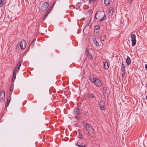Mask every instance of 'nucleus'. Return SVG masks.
I'll use <instances>...</instances> for the list:
<instances>
[{
    "instance_id": "f257e3e1",
    "label": "nucleus",
    "mask_w": 147,
    "mask_h": 147,
    "mask_svg": "<svg viewBox=\"0 0 147 147\" xmlns=\"http://www.w3.org/2000/svg\"><path fill=\"white\" fill-rule=\"evenodd\" d=\"M96 18L101 21L104 20L105 18V14L103 12H99L96 13Z\"/></svg>"
},
{
    "instance_id": "f03ea898",
    "label": "nucleus",
    "mask_w": 147,
    "mask_h": 147,
    "mask_svg": "<svg viewBox=\"0 0 147 147\" xmlns=\"http://www.w3.org/2000/svg\"><path fill=\"white\" fill-rule=\"evenodd\" d=\"M83 124L84 127H86V128L88 131L89 134H91L92 132L93 131V130L92 128L90 125L84 122H83Z\"/></svg>"
},
{
    "instance_id": "7ed1b4c3",
    "label": "nucleus",
    "mask_w": 147,
    "mask_h": 147,
    "mask_svg": "<svg viewBox=\"0 0 147 147\" xmlns=\"http://www.w3.org/2000/svg\"><path fill=\"white\" fill-rule=\"evenodd\" d=\"M131 41L132 42V46H134L136 43V35L134 34H133L131 36Z\"/></svg>"
},
{
    "instance_id": "20e7f679",
    "label": "nucleus",
    "mask_w": 147,
    "mask_h": 147,
    "mask_svg": "<svg viewBox=\"0 0 147 147\" xmlns=\"http://www.w3.org/2000/svg\"><path fill=\"white\" fill-rule=\"evenodd\" d=\"M26 45V41L24 40H23L21 41V42L20 44L19 45L20 47L22 49H24L25 48Z\"/></svg>"
},
{
    "instance_id": "39448f33",
    "label": "nucleus",
    "mask_w": 147,
    "mask_h": 147,
    "mask_svg": "<svg viewBox=\"0 0 147 147\" xmlns=\"http://www.w3.org/2000/svg\"><path fill=\"white\" fill-rule=\"evenodd\" d=\"M5 93L3 90H1L0 92V101H3L5 98Z\"/></svg>"
},
{
    "instance_id": "423d86ee",
    "label": "nucleus",
    "mask_w": 147,
    "mask_h": 147,
    "mask_svg": "<svg viewBox=\"0 0 147 147\" xmlns=\"http://www.w3.org/2000/svg\"><path fill=\"white\" fill-rule=\"evenodd\" d=\"M49 3L47 2L44 3L42 5L41 7V9L42 11L45 10L49 6Z\"/></svg>"
},
{
    "instance_id": "0eeeda50",
    "label": "nucleus",
    "mask_w": 147,
    "mask_h": 147,
    "mask_svg": "<svg viewBox=\"0 0 147 147\" xmlns=\"http://www.w3.org/2000/svg\"><path fill=\"white\" fill-rule=\"evenodd\" d=\"M113 12V9L112 7H110L108 9V16L109 17H111Z\"/></svg>"
},
{
    "instance_id": "6e6552de",
    "label": "nucleus",
    "mask_w": 147,
    "mask_h": 147,
    "mask_svg": "<svg viewBox=\"0 0 147 147\" xmlns=\"http://www.w3.org/2000/svg\"><path fill=\"white\" fill-rule=\"evenodd\" d=\"M105 102L103 100H101L100 102V106L102 110H104L105 109Z\"/></svg>"
},
{
    "instance_id": "1a4fd4ad",
    "label": "nucleus",
    "mask_w": 147,
    "mask_h": 147,
    "mask_svg": "<svg viewBox=\"0 0 147 147\" xmlns=\"http://www.w3.org/2000/svg\"><path fill=\"white\" fill-rule=\"evenodd\" d=\"M21 63H22L21 61H20L18 63L17 65L15 67V69L14 71L18 72L19 70V68H20V66L21 65Z\"/></svg>"
},
{
    "instance_id": "9d476101",
    "label": "nucleus",
    "mask_w": 147,
    "mask_h": 147,
    "mask_svg": "<svg viewBox=\"0 0 147 147\" xmlns=\"http://www.w3.org/2000/svg\"><path fill=\"white\" fill-rule=\"evenodd\" d=\"M101 84V83L100 81L98 79L96 80L95 85L97 86H100Z\"/></svg>"
},
{
    "instance_id": "9b49d317",
    "label": "nucleus",
    "mask_w": 147,
    "mask_h": 147,
    "mask_svg": "<svg viewBox=\"0 0 147 147\" xmlns=\"http://www.w3.org/2000/svg\"><path fill=\"white\" fill-rule=\"evenodd\" d=\"M86 53L87 55V57L90 59H92V55L89 53L88 50H87L86 52Z\"/></svg>"
},
{
    "instance_id": "f8f14e48",
    "label": "nucleus",
    "mask_w": 147,
    "mask_h": 147,
    "mask_svg": "<svg viewBox=\"0 0 147 147\" xmlns=\"http://www.w3.org/2000/svg\"><path fill=\"white\" fill-rule=\"evenodd\" d=\"M126 62L127 63V65H129L130 64L131 62V59L129 57H128L126 59Z\"/></svg>"
},
{
    "instance_id": "ddd939ff",
    "label": "nucleus",
    "mask_w": 147,
    "mask_h": 147,
    "mask_svg": "<svg viewBox=\"0 0 147 147\" xmlns=\"http://www.w3.org/2000/svg\"><path fill=\"white\" fill-rule=\"evenodd\" d=\"M96 78H95L94 76L92 75H91L90 76L89 78V80L91 81L92 82L94 81V80H95Z\"/></svg>"
},
{
    "instance_id": "4468645a",
    "label": "nucleus",
    "mask_w": 147,
    "mask_h": 147,
    "mask_svg": "<svg viewBox=\"0 0 147 147\" xmlns=\"http://www.w3.org/2000/svg\"><path fill=\"white\" fill-rule=\"evenodd\" d=\"M17 72V71H13V76L12 78V81H13V80L14 81V80H15V79L16 78V74Z\"/></svg>"
},
{
    "instance_id": "2eb2a0df",
    "label": "nucleus",
    "mask_w": 147,
    "mask_h": 147,
    "mask_svg": "<svg viewBox=\"0 0 147 147\" xmlns=\"http://www.w3.org/2000/svg\"><path fill=\"white\" fill-rule=\"evenodd\" d=\"M104 3L106 5H108L110 4L111 0H104Z\"/></svg>"
},
{
    "instance_id": "dca6fc26",
    "label": "nucleus",
    "mask_w": 147,
    "mask_h": 147,
    "mask_svg": "<svg viewBox=\"0 0 147 147\" xmlns=\"http://www.w3.org/2000/svg\"><path fill=\"white\" fill-rule=\"evenodd\" d=\"M104 67L106 69H107L109 67L108 64V63L107 62H105L104 63Z\"/></svg>"
},
{
    "instance_id": "f3484780",
    "label": "nucleus",
    "mask_w": 147,
    "mask_h": 147,
    "mask_svg": "<svg viewBox=\"0 0 147 147\" xmlns=\"http://www.w3.org/2000/svg\"><path fill=\"white\" fill-rule=\"evenodd\" d=\"M74 113L76 114H78L80 113L79 109L76 108L74 110Z\"/></svg>"
},
{
    "instance_id": "a211bd4d",
    "label": "nucleus",
    "mask_w": 147,
    "mask_h": 147,
    "mask_svg": "<svg viewBox=\"0 0 147 147\" xmlns=\"http://www.w3.org/2000/svg\"><path fill=\"white\" fill-rule=\"evenodd\" d=\"M99 30V26H97V25L96 26L94 27V31H96V32H98Z\"/></svg>"
},
{
    "instance_id": "6ab92c4d",
    "label": "nucleus",
    "mask_w": 147,
    "mask_h": 147,
    "mask_svg": "<svg viewBox=\"0 0 147 147\" xmlns=\"http://www.w3.org/2000/svg\"><path fill=\"white\" fill-rule=\"evenodd\" d=\"M11 98H8L7 103L6 105V107L7 106L9 105L10 101L11 100Z\"/></svg>"
},
{
    "instance_id": "aec40b11",
    "label": "nucleus",
    "mask_w": 147,
    "mask_h": 147,
    "mask_svg": "<svg viewBox=\"0 0 147 147\" xmlns=\"http://www.w3.org/2000/svg\"><path fill=\"white\" fill-rule=\"evenodd\" d=\"M121 70H122V71L125 70V66L123 64V61H122V62Z\"/></svg>"
},
{
    "instance_id": "412c9836",
    "label": "nucleus",
    "mask_w": 147,
    "mask_h": 147,
    "mask_svg": "<svg viewBox=\"0 0 147 147\" xmlns=\"http://www.w3.org/2000/svg\"><path fill=\"white\" fill-rule=\"evenodd\" d=\"M5 0H0V7H1L3 5V2Z\"/></svg>"
},
{
    "instance_id": "4be33fe9",
    "label": "nucleus",
    "mask_w": 147,
    "mask_h": 147,
    "mask_svg": "<svg viewBox=\"0 0 147 147\" xmlns=\"http://www.w3.org/2000/svg\"><path fill=\"white\" fill-rule=\"evenodd\" d=\"M88 97L90 98H92L94 97V95L92 94H89L88 95Z\"/></svg>"
},
{
    "instance_id": "5701e85b",
    "label": "nucleus",
    "mask_w": 147,
    "mask_h": 147,
    "mask_svg": "<svg viewBox=\"0 0 147 147\" xmlns=\"http://www.w3.org/2000/svg\"><path fill=\"white\" fill-rule=\"evenodd\" d=\"M122 71L123 72L122 74V78H123L124 76L125 75V74L126 72L125 70Z\"/></svg>"
},
{
    "instance_id": "b1692460",
    "label": "nucleus",
    "mask_w": 147,
    "mask_h": 147,
    "mask_svg": "<svg viewBox=\"0 0 147 147\" xmlns=\"http://www.w3.org/2000/svg\"><path fill=\"white\" fill-rule=\"evenodd\" d=\"M94 43L95 45L97 47H98L99 45L98 42L97 41H96L94 42Z\"/></svg>"
},
{
    "instance_id": "393cba45",
    "label": "nucleus",
    "mask_w": 147,
    "mask_h": 147,
    "mask_svg": "<svg viewBox=\"0 0 147 147\" xmlns=\"http://www.w3.org/2000/svg\"><path fill=\"white\" fill-rule=\"evenodd\" d=\"M105 38V36H101V37L100 40L101 41H104Z\"/></svg>"
},
{
    "instance_id": "a878e982",
    "label": "nucleus",
    "mask_w": 147,
    "mask_h": 147,
    "mask_svg": "<svg viewBox=\"0 0 147 147\" xmlns=\"http://www.w3.org/2000/svg\"><path fill=\"white\" fill-rule=\"evenodd\" d=\"M51 9H50L49 11L48 9L47 10V14L45 15V17H46L48 15V14H49V12L50 11Z\"/></svg>"
},
{
    "instance_id": "bb28decb",
    "label": "nucleus",
    "mask_w": 147,
    "mask_h": 147,
    "mask_svg": "<svg viewBox=\"0 0 147 147\" xmlns=\"http://www.w3.org/2000/svg\"><path fill=\"white\" fill-rule=\"evenodd\" d=\"M78 146L79 147H85V146L84 145H83L82 144L80 145H78Z\"/></svg>"
},
{
    "instance_id": "cd10ccee",
    "label": "nucleus",
    "mask_w": 147,
    "mask_h": 147,
    "mask_svg": "<svg viewBox=\"0 0 147 147\" xmlns=\"http://www.w3.org/2000/svg\"><path fill=\"white\" fill-rule=\"evenodd\" d=\"M94 1V0H89V3H92Z\"/></svg>"
},
{
    "instance_id": "c85d7f7f",
    "label": "nucleus",
    "mask_w": 147,
    "mask_h": 147,
    "mask_svg": "<svg viewBox=\"0 0 147 147\" xmlns=\"http://www.w3.org/2000/svg\"><path fill=\"white\" fill-rule=\"evenodd\" d=\"M12 86H11L10 88V90L11 92L13 90V88H12Z\"/></svg>"
},
{
    "instance_id": "c756f323",
    "label": "nucleus",
    "mask_w": 147,
    "mask_h": 147,
    "mask_svg": "<svg viewBox=\"0 0 147 147\" xmlns=\"http://www.w3.org/2000/svg\"><path fill=\"white\" fill-rule=\"evenodd\" d=\"M93 41L94 42H95V41H96V39L95 38H93Z\"/></svg>"
},
{
    "instance_id": "7c9ffc66",
    "label": "nucleus",
    "mask_w": 147,
    "mask_h": 147,
    "mask_svg": "<svg viewBox=\"0 0 147 147\" xmlns=\"http://www.w3.org/2000/svg\"><path fill=\"white\" fill-rule=\"evenodd\" d=\"M97 79V78H96L95 80H94V81L92 82L94 83V84H95V81H96V80Z\"/></svg>"
},
{
    "instance_id": "2f4dec72",
    "label": "nucleus",
    "mask_w": 147,
    "mask_h": 147,
    "mask_svg": "<svg viewBox=\"0 0 147 147\" xmlns=\"http://www.w3.org/2000/svg\"><path fill=\"white\" fill-rule=\"evenodd\" d=\"M145 68L146 69H147V64H146L145 65Z\"/></svg>"
},
{
    "instance_id": "473e14b6",
    "label": "nucleus",
    "mask_w": 147,
    "mask_h": 147,
    "mask_svg": "<svg viewBox=\"0 0 147 147\" xmlns=\"http://www.w3.org/2000/svg\"><path fill=\"white\" fill-rule=\"evenodd\" d=\"M75 118L76 119H78V116H75Z\"/></svg>"
},
{
    "instance_id": "72a5a7b5",
    "label": "nucleus",
    "mask_w": 147,
    "mask_h": 147,
    "mask_svg": "<svg viewBox=\"0 0 147 147\" xmlns=\"http://www.w3.org/2000/svg\"><path fill=\"white\" fill-rule=\"evenodd\" d=\"M132 1V0H130V2H129V3H131Z\"/></svg>"
},
{
    "instance_id": "f704fd0d",
    "label": "nucleus",
    "mask_w": 147,
    "mask_h": 147,
    "mask_svg": "<svg viewBox=\"0 0 147 147\" xmlns=\"http://www.w3.org/2000/svg\"><path fill=\"white\" fill-rule=\"evenodd\" d=\"M80 134V136H81V135H80V134ZM79 138H80V136H79Z\"/></svg>"
},
{
    "instance_id": "c9c22d12",
    "label": "nucleus",
    "mask_w": 147,
    "mask_h": 147,
    "mask_svg": "<svg viewBox=\"0 0 147 147\" xmlns=\"http://www.w3.org/2000/svg\"><path fill=\"white\" fill-rule=\"evenodd\" d=\"M34 42V40H33V41H32V43H33V42Z\"/></svg>"
},
{
    "instance_id": "e433bc0d",
    "label": "nucleus",
    "mask_w": 147,
    "mask_h": 147,
    "mask_svg": "<svg viewBox=\"0 0 147 147\" xmlns=\"http://www.w3.org/2000/svg\"><path fill=\"white\" fill-rule=\"evenodd\" d=\"M146 99L147 100V96H146Z\"/></svg>"
},
{
    "instance_id": "4c0bfd02",
    "label": "nucleus",
    "mask_w": 147,
    "mask_h": 147,
    "mask_svg": "<svg viewBox=\"0 0 147 147\" xmlns=\"http://www.w3.org/2000/svg\"><path fill=\"white\" fill-rule=\"evenodd\" d=\"M106 89V88H104V89Z\"/></svg>"
},
{
    "instance_id": "58836bf2",
    "label": "nucleus",
    "mask_w": 147,
    "mask_h": 147,
    "mask_svg": "<svg viewBox=\"0 0 147 147\" xmlns=\"http://www.w3.org/2000/svg\"><path fill=\"white\" fill-rule=\"evenodd\" d=\"M106 89V88H104V89Z\"/></svg>"
}]
</instances>
